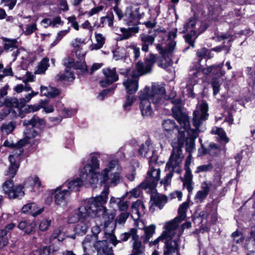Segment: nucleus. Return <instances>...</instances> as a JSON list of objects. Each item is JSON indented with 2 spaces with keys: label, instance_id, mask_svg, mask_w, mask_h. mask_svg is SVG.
Segmentation results:
<instances>
[{
  "label": "nucleus",
  "instance_id": "obj_1",
  "mask_svg": "<svg viewBox=\"0 0 255 255\" xmlns=\"http://www.w3.org/2000/svg\"><path fill=\"white\" fill-rule=\"evenodd\" d=\"M172 111L173 117L181 126V128L178 129L177 138L173 139L172 146H173V143L174 141L178 143L180 133H182L184 141L183 145L180 146L182 150L186 139V133H187L190 137L187 138L186 141V150L191 152L194 149L195 139L198 136L199 132H203L205 130V128L202 127V125L209 116L208 105L206 102H203L197 106L196 110L194 111L192 123L195 129L190 128L188 117L186 114L182 112L180 107L174 106L172 108Z\"/></svg>",
  "mask_w": 255,
  "mask_h": 255
},
{
  "label": "nucleus",
  "instance_id": "obj_2",
  "mask_svg": "<svg viewBox=\"0 0 255 255\" xmlns=\"http://www.w3.org/2000/svg\"><path fill=\"white\" fill-rule=\"evenodd\" d=\"M44 124L43 119L38 117L34 116L30 120H25L23 122L24 126H31V128H27L24 131L25 137L23 139L20 140L16 144H14L8 140L4 141L3 145L7 147H11L14 148L12 154L8 157V160L10 163L9 167L5 174V175L9 178H13L15 176L16 172L19 167V158L20 155L23 152L22 147L26 143H30V140L36 136L38 132L36 131L33 127H38Z\"/></svg>",
  "mask_w": 255,
  "mask_h": 255
},
{
  "label": "nucleus",
  "instance_id": "obj_3",
  "mask_svg": "<svg viewBox=\"0 0 255 255\" xmlns=\"http://www.w3.org/2000/svg\"><path fill=\"white\" fill-rule=\"evenodd\" d=\"M109 194V188L106 186L101 194L95 197L84 200L77 210L71 213L68 217L69 224L77 223L81 218L88 216L102 217L105 220L107 219V210L104 206L107 201Z\"/></svg>",
  "mask_w": 255,
  "mask_h": 255
},
{
  "label": "nucleus",
  "instance_id": "obj_4",
  "mask_svg": "<svg viewBox=\"0 0 255 255\" xmlns=\"http://www.w3.org/2000/svg\"><path fill=\"white\" fill-rule=\"evenodd\" d=\"M139 99L140 101L139 108L141 115L143 117L148 118L153 114L150 101L156 108H162L167 104L170 98L165 95L163 84L154 83L151 89L146 87L140 91Z\"/></svg>",
  "mask_w": 255,
  "mask_h": 255
},
{
  "label": "nucleus",
  "instance_id": "obj_5",
  "mask_svg": "<svg viewBox=\"0 0 255 255\" xmlns=\"http://www.w3.org/2000/svg\"><path fill=\"white\" fill-rule=\"evenodd\" d=\"M108 154L99 152L91 155L90 162L87 163L81 171L80 177L66 183L64 185L67 186L70 191H77L84 184H96L98 182L100 173V163L98 158L103 160L108 158Z\"/></svg>",
  "mask_w": 255,
  "mask_h": 255
},
{
  "label": "nucleus",
  "instance_id": "obj_6",
  "mask_svg": "<svg viewBox=\"0 0 255 255\" xmlns=\"http://www.w3.org/2000/svg\"><path fill=\"white\" fill-rule=\"evenodd\" d=\"M180 133L179 136V141L178 142H174L173 143V150L168 161L166 163L165 170H168L169 172L160 182L161 185H163L165 189L166 187L170 184L171 179L173 175V172L176 171L180 173L181 170L178 168V166L181 163L183 158V153L180 149L181 146L183 144V135Z\"/></svg>",
  "mask_w": 255,
  "mask_h": 255
},
{
  "label": "nucleus",
  "instance_id": "obj_7",
  "mask_svg": "<svg viewBox=\"0 0 255 255\" xmlns=\"http://www.w3.org/2000/svg\"><path fill=\"white\" fill-rule=\"evenodd\" d=\"M178 236L175 235V229L167 223L165 226V231L162 234L150 243V245H155L160 241H163L165 244L164 255H180L179 253Z\"/></svg>",
  "mask_w": 255,
  "mask_h": 255
},
{
  "label": "nucleus",
  "instance_id": "obj_8",
  "mask_svg": "<svg viewBox=\"0 0 255 255\" xmlns=\"http://www.w3.org/2000/svg\"><path fill=\"white\" fill-rule=\"evenodd\" d=\"M121 171L122 167L118 160L110 161L107 167L101 171V182L103 183L108 182L113 186H116L122 180Z\"/></svg>",
  "mask_w": 255,
  "mask_h": 255
},
{
  "label": "nucleus",
  "instance_id": "obj_9",
  "mask_svg": "<svg viewBox=\"0 0 255 255\" xmlns=\"http://www.w3.org/2000/svg\"><path fill=\"white\" fill-rule=\"evenodd\" d=\"M177 29H175L169 32L168 39L170 42L167 44L165 49L163 50L160 44L156 45V49L162 54V59L158 62V66L163 68H167L172 64V52L176 45V42L173 40L176 37Z\"/></svg>",
  "mask_w": 255,
  "mask_h": 255
},
{
  "label": "nucleus",
  "instance_id": "obj_10",
  "mask_svg": "<svg viewBox=\"0 0 255 255\" xmlns=\"http://www.w3.org/2000/svg\"><path fill=\"white\" fill-rule=\"evenodd\" d=\"M114 216L111 215L108 216L107 213V219L105 220V227L104 229L105 237L109 243L112 244V245L116 247L117 244L120 243L122 241L126 242L127 241L129 237L131 236L133 239V235L131 233V231L134 228H132L130 230L129 232H125L120 235V240H117V237L114 234V230L116 227V225L114 223H111V221L114 219Z\"/></svg>",
  "mask_w": 255,
  "mask_h": 255
},
{
  "label": "nucleus",
  "instance_id": "obj_11",
  "mask_svg": "<svg viewBox=\"0 0 255 255\" xmlns=\"http://www.w3.org/2000/svg\"><path fill=\"white\" fill-rule=\"evenodd\" d=\"M114 10L119 19L124 17V20L128 25H136L139 23L141 14L139 11V7L138 5L134 4L127 7L124 15L117 6L114 7Z\"/></svg>",
  "mask_w": 255,
  "mask_h": 255
},
{
  "label": "nucleus",
  "instance_id": "obj_12",
  "mask_svg": "<svg viewBox=\"0 0 255 255\" xmlns=\"http://www.w3.org/2000/svg\"><path fill=\"white\" fill-rule=\"evenodd\" d=\"M120 73L126 76V79L123 82V85L125 87L127 93L131 95L135 93L138 87V77L137 73L135 72L129 73L128 69L125 71L120 70Z\"/></svg>",
  "mask_w": 255,
  "mask_h": 255
},
{
  "label": "nucleus",
  "instance_id": "obj_13",
  "mask_svg": "<svg viewBox=\"0 0 255 255\" xmlns=\"http://www.w3.org/2000/svg\"><path fill=\"white\" fill-rule=\"evenodd\" d=\"M160 177V170L158 166H150L144 182L140 184L143 188H153L157 185Z\"/></svg>",
  "mask_w": 255,
  "mask_h": 255
},
{
  "label": "nucleus",
  "instance_id": "obj_14",
  "mask_svg": "<svg viewBox=\"0 0 255 255\" xmlns=\"http://www.w3.org/2000/svg\"><path fill=\"white\" fill-rule=\"evenodd\" d=\"M2 189L9 198H19L24 194L22 185L14 186L12 180L5 181L2 185Z\"/></svg>",
  "mask_w": 255,
  "mask_h": 255
},
{
  "label": "nucleus",
  "instance_id": "obj_15",
  "mask_svg": "<svg viewBox=\"0 0 255 255\" xmlns=\"http://www.w3.org/2000/svg\"><path fill=\"white\" fill-rule=\"evenodd\" d=\"M131 209V217L136 220V226L139 229L144 230L145 228L144 223L141 220H138L140 216L145 213V206L143 202L140 200H137L132 204Z\"/></svg>",
  "mask_w": 255,
  "mask_h": 255
},
{
  "label": "nucleus",
  "instance_id": "obj_16",
  "mask_svg": "<svg viewBox=\"0 0 255 255\" xmlns=\"http://www.w3.org/2000/svg\"><path fill=\"white\" fill-rule=\"evenodd\" d=\"M190 163L191 158L188 156L185 160V174L183 177H180L183 182V187L187 189L189 194L192 193L193 189V175L189 167Z\"/></svg>",
  "mask_w": 255,
  "mask_h": 255
},
{
  "label": "nucleus",
  "instance_id": "obj_17",
  "mask_svg": "<svg viewBox=\"0 0 255 255\" xmlns=\"http://www.w3.org/2000/svg\"><path fill=\"white\" fill-rule=\"evenodd\" d=\"M138 152L142 156L149 159L150 164L152 161H155L157 159L153 150V145L150 140H146L140 146Z\"/></svg>",
  "mask_w": 255,
  "mask_h": 255
},
{
  "label": "nucleus",
  "instance_id": "obj_18",
  "mask_svg": "<svg viewBox=\"0 0 255 255\" xmlns=\"http://www.w3.org/2000/svg\"><path fill=\"white\" fill-rule=\"evenodd\" d=\"M105 76V79L100 81V85L103 87H106L110 84L116 82L119 79L118 75L116 72V68H106L102 70Z\"/></svg>",
  "mask_w": 255,
  "mask_h": 255
},
{
  "label": "nucleus",
  "instance_id": "obj_19",
  "mask_svg": "<svg viewBox=\"0 0 255 255\" xmlns=\"http://www.w3.org/2000/svg\"><path fill=\"white\" fill-rule=\"evenodd\" d=\"M206 24L195 18H190L184 25L183 32H198L203 30L204 32L207 29Z\"/></svg>",
  "mask_w": 255,
  "mask_h": 255
},
{
  "label": "nucleus",
  "instance_id": "obj_20",
  "mask_svg": "<svg viewBox=\"0 0 255 255\" xmlns=\"http://www.w3.org/2000/svg\"><path fill=\"white\" fill-rule=\"evenodd\" d=\"M202 73L197 70H194L191 71L189 74V80L186 88V92L188 97H194L193 85H195L199 81L201 77Z\"/></svg>",
  "mask_w": 255,
  "mask_h": 255
},
{
  "label": "nucleus",
  "instance_id": "obj_21",
  "mask_svg": "<svg viewBox=\"0 0 255 255\" xmlns=\"http://www.w3.org/2000/svg\"><path fill=\"white\" fill-rule=\"evenodd\" d=\"M189 207V203L185 202L182 203L178 209V215L173 220L168 222L167 223L171 226L172 229L176 228L178 226V224L184 220L186 217V212Z\"/></svg>",
  "mask_w": 255,
  "mask_h": 255
},
{
  "label": "nucleus",
  "instance_id": "obj_22",
  "mask_svg": "<svg viewBox=\"0 0 255 255\" xmlns=\"http://www.w3.org/2000/svg\"><path fill=\"white\" fill-rule=\"evenodd\" d=\"M95 216H88L86 218H81L77 222L74 228L75 234L84 235L86 234L90 226L91 219Z\"/></svg>",
  "mask_w": 255,
  "mask_h": 255
},
{
  "label": "nucleus",
  "instance_id": "obj_23",
  "mask_svg": "<svg viewBox=\"0 0 255 255\" xmlns=\"http://www.w3.org/2000/svg\"><path fill=\"white\" fill-rule=\"evenodd\" d=\"M4 41L3 49L6 52H12V56L14 57V59L19 54L18 49L17 41L16 39H9L7 38H3Z\"/></svg>",
  "mask_w": 255,
  "mask_h": 255
},
{
  "label": "nucleus",
  "instance_id": "obj_24",
  "mask_svg": "<svg viewBox=\"0 0 255 255\" xmlns=\"http://www.w3.org/2000/svg\"><path fill=\"white\" fill-rule=\"evenodd\" d=\"M133 235V243L132 253L136 255H145V247L139 240V237L137 235L136 229H133L131 231Z\"/></svg>",
  "mask_w": 255,
  "mask_h": 255
},
{
  "label": "nucleus",
  "instance_id": "obj_25",
  "mask_svg": "<svg viewBox=\"0 0 255 255\" xmlns=\"http://www.w3.org/2000/svg\"><path fill=\"white\" fill-rule=\"evenodd\" d=\"M107 242L109 241L106 239L96 242L95 248L97 251V255H114L112 248L107 245Z\"/></svg>",
  "mask_w": 255,
  "mask_h": 255
},
{
  "label": "nucleus",
  "instance_id": "obj_26",
  "mask_svg": "<svg viewBox=\"0 0 255 255\" xmlns=\"http://www.w3.org/2000/svg\"><path fill=\"white\" fill-rule=\"evenodd\" d=\"M162 127L165 135L168 138L172 137V133L175 129H177L178 126L175 121L171 119H165L162 122Z\"/></svg>",
  "mask_w": 255,
  "mask_h": 255
},
{
  "label": "nucleus",
  "instance_id": "obj_27",
  "mask_svg": "<svg viewBox=\"0 0 255 255\" xmlns=\"http://www.w3.org/2000/svg\"><path fill=\"white\" fill-rule=\"evenodd\" d=\"M125 195L121 198L112 197L110 200V204L112 208L117 207L120 211H126L128 207V202L125 201Z\"/></svg>",
  "mask_w": 255,
  "mask_h": 255
},
{
  "label": "nucleus",
  "instance_id": "obj_28",
  "mask_svg": "<svg viewBox=\"0 0 255 255\" xmlns=\"http://www.w3.org/2000/svg\"><path fill=\"white\" fill-rule=\"evenodd\" d=\"M41 185V183L38 177L33 175L28 177L24 182V187L26 188H31V191H35L38 189Z\"/></svg>",
  "mask_w": 255,
  "mask_h": 255
},
{
  "label": "nucleus",
  "instance_id": "obj_29",
  "mask_svg": "<svg viewBox=\"0 0 255 255\" xmlns=\"http://www.w3.org/2000/svg\"><path fill=\"white\" fill-rule=\"evenodd\" d=\"M141 41V49L143 51L147 52L149 50V46L152 45L155 36L146 33H142L139 36Z\"/></svg>",
  "mask_w": 255,
  "mask_h": 255
},
{
  "label": "nucleus",
  "instance_id": "obj_30",
  "mask_svg": "<svg viewBox=\"0 0 255 255\" xmlns=\"http://www.w3.org/2000/svg\"><path fill=\"white\" fill-rule=\"evenodd\" d=\"M43 210V208H39L34 203L26 204L22 208L23 213H28L34 217L40 214Z\"/></svg>",
  "mask_w": 255,
  "mask_h": 255
},
{
  "label": "nucleus",
  "instance_id": "obj_31",
  "mask_svg": "<svg viewBox=\"0 0 255 255\" xmlns=\"http://www.w3.org/2000/svg\"><path fill=\"white\" fill-rule=\"evenodd\" d=\"M223 64L218 65H212L203 69V73L205 74H212L214 75H217L218 77L224 76L225 72L222 70V67Z\"/></svg>",
  "mask_w": 255,
  "mask_h": 255
},
{
  "label": "nucleus",
  "instance_id": "obj_32",
  "mask_svg": "<svg viewBox=\"0 0 255 255\" xmlns=\"http://www.w3.org/2000/svg\"><path fill=\"white\" fill-rule=\"evenodd\" d=\"M70 192L66 189L59 191L55 194V202L59 206H64L66 205Z\"/></svg>",
  "mask_w": 255,
  "mask_h": 255
},
{
  "label": "nucleus",
  "instance_id": "obj_33",
  "mask_svg": "<svg viewBox=\"0 0 255 255\" xmlns=\"http://www.w3.org/2000/svg\"><path fill=\"white\" fill-rule=\"evenodd\" d=\"M6 107L4 108L0 112L1 119L8 115L10 113L9 107H17L19 108L18 100L16 99H7L5 101Z\"/></svg>",
  "mask_w": 255,
  "mask_h": 255
},
{
  "label": "nucleus",
  "instance_id": "obj_34",
  "mask_svg": "<svg viewBox=\"0 0 255 255\" xmlns=\"http://www.w3.org/2000/svg\"><path fill=\"white\" fill-rule=\"evenodd\" d=\"M36 227L35 222H30L26 220L21 221L18 225V228L26 234H30Z\"/></svg>",
  "mask_w": 255,
  "mask_h": 255
},
{
  "label": "nucleus",
  "instance_id": "obj_35",
  "mask_svg": "<svg viewBox=\"0 0 255 255\" xmlns=\"http://www.w3.org/2000/svg\"><path fill=\"white\" fill-rule=\"evenodd\" d=\"M167 201L168 198L165 195L158 194L152 197L151 206H155L161 209Z\"/></svg>",
  "mask_w": 255,
  "mask_h": 255
},
{
  "label": "nucleus",
  "instance_id": "obj_36",
  "mask_svg": "<svg viewBox=\"0 0 255 255\" xmlns=\"http://www.w3.org/2000/svg\"><path fill=\"white\" fill-rule=\"evenodd\" d=\"M203 32V30L198 31V32H189L184 36L185 40L186 43L192 47H194L195 40L197 37Z\"/></svg>",
  "mask_w": 255,
  "mask_h": 255
},
{
  "label": "nucleus",
  "instance_id": "obj_37",
  "mask_svg": "<svg viewBox=\"0 0 255 255\" xmlns=\"http://www.w3.org/2000/svg\"><path fill=\"white\" fill-rule=\"evenodd\" d=\"M95 38L97 43L93 44L90 46V49L92 50L101 48L105 42V38L101 33H95Z\"/></svg>",
  "mask_w": 255,
  "mask_h": 255
},
{
  "label": "nucleus",
  "instance_id": "obj_38",
  "mask_svg": "<svg viewBox=\"0 0 255 255\" xmlns=\"http://www.w3.org/2000/svg\"><path fill=\"white\" fill-rule=\"evenodd\" d=\"M211 133L218 135L221 142L227 143L229 141V139L227 136L225 131L222 128L214 127L212 128Z\"/></svg>",
  "mask_w": 255,
  "mask_h": 255
},
{
  "label": "nucleus",
  "instance_id": "obj_39",
  "mask_svg": "<svg viewBox=\"0 0 255 255\" xmlns=\"http://www.w3.org/2000/svg\"><path fill=\"white\" fill-rule=\"evenodd\" d=\"M129 56V50H128V46L126 47L118 48L114 52V56L116 60L122 59Z\"/></svg>",
  "mask_w": 255,
  "mask_h": 255
},
{
  "label": "nucleus",
  "instance_id": "obj_40",
  "mask_svg": "<svg viewBox=\"0 0 255 255\" xmlns=\"http://www.w3.org/2000/svg\"><path fill=\"white\" fill-rule=\"evenodd\" d=\"M139 28L137 27H130L128 29L122 28L121 31L122 32L121 39H128L132 36V33H137Z\"/></svg>",
  "mask_w": 255,
  "mask_h": 255
},
{
  "label": "nucleus",
  "instance_id": "obj_41",
  "mask_svg": "<svg viewBox=\"0 0 255 255\" xmlns=\"http://www.w3.org/2000/svg\"><path fill=\"white\" fill-rule=\"evenodd\" d=\"M161 54V57L159 60H157L156 57L155 55L152 54H150L148 56H147L145 60V64L146 66V68L148 70V71L151 72L152 67L153 64L157 61V64L158 62L162 59V54Z\"/></svg>",
  "mask_w": 255,
  "mask_h": 255
},
{
  "label": "nucleus",
  "instance_id": "obj_42",
  "mask_svg": "<svg viewBox=\"0 0 255 255\" xmlns=\"http://www.w3.org/2000/svg\"><path fill=\"white\" fill-rule=\"evenodd\" d=\"M59 79L61 80H65L67 81H72L75 79V76L71 69L67 67L65 72L63 73H60L58 75Z\"/></svg>",
  "mask_w": 255,
  "mask_h": 255
},
{
  "label": "nucleus",
  "instance_id": "obj_43",
  "mask_svg": "<svg viewBox=\"0 0 255 255\" xmlns=\"http://www.w3.org/2000/svg\"><path fill=\"white\" fill-rule=\"evenodd\" d=\"M132 72L137 73L139 77L140 76L150 73V71H148L147 69L145 64L144 65L142 62L139 61L136 64V70Z\"/></svg>",
  "mask_w": 255,
  "mask_h": 255
},
{
  "label": "nucleus",
  "instance_id": "obj_44",
  "mask_svg": "<svg viewBox=\"0 0 255 255\" xmlns=\"http://www.w3.org/2000/svg\"><path fill=\"white\" fill-rule=\"evenodd\" d=\"M49 59L47 58H43L39 64L37 70L35 71L36 74H43L47 68L49 67Z\"/></svg>",
  "mask_w": 255,
  "mask_h": 255
},
{
  "label": "nucleus",
  "instance_id": "obj_45",
  "mask_svg": "<svg viewBox=\"0 0 255 255\" xmlns=\"http://www.w3.org/2000/svg\"><path fill=\"white\" fill-rule=\"evenodd\" d=\"M220 148L215 143H211L205 149V153H208L212 156H216L219 154Z\"/></svg>",
  "mask_w": 255,
  "mask_h": 255
},
{
  "label": "nucleus",
  "instance_id": "obj_46",
  "mask_svg": "<svg viewBox=\"0 0 255 255\" xmlns=\"http://www.w3.org/2000/svg\"><path fill=\"white\" fill-rule=\"evenodd\" d=\"M96 241L95 240H94V238L93 236H87L84 241L82 242L83 244V250L84 252H86V249L92 246V245H94L95 246V244L96 243H95ZM98 241L96 240V242Z\"/></svg>",
  "mask_w": 255,
  "mask_h": 255
},
{
  "label": "nucleus",
  "instance_id": "obj_47",
  "mask_svg": "<svg viewBox=\"0 0 255 255\" xmlns=\"http://www.w3.org/2000/svg\"><path fill=\"white\" fill-rule=\"evenodd\" d=\"M15 128L14 123L11 122L8 124H3L1 128V131L6 134L11 133Z\"/></svg>",
  "mask_w": 255,
  "mask_h": 255
},
{
  "label": "nucleus",
  "instance_id": "obj_48",
  "mask_svg": "<svg viewBox=\"0 0 255 255\" xmlns=\"http://www.w3.org/2000/svg\"><path fill=\"white\" fill-rule=\"evenodd\" d=\"M36 23V19H33L31 23L25 25V29L24 31V33L25 35H30L37 29Z\"/></svg>",
  "mask_w": 255,
  "mask_h": 255
},
{
  "label": "nucleus",
  "instance_id": "obj_49",
  "mask_svg": "<svg viewBox=\"0 0 255 255\" xmlns=\"http://www.w3.org/2000/svg\"><path fill=\"white\" fill-rule=\"evenodd\" d=\"M155 226L151 225L144 229L145 241H148L155 232Z\"/></svg>",
  "mask_w": 255,
  "mask_h": 255
},
{
  "label": "nucleus",
  "instance_id": "obj_50",
  "mask_svg": "<svg viewBox=\"0 0 255 255\" xmlns=\"http://www.w3.org/2000/svg\"><path fill=\"white\" fill-rule=\"evenodd\" d=\"M213 168L211 163H208L207 164H203L197 167L195 173L206 172L211 171Z\"/></svg>",
  "mask_w": 255,
  "mask_h": 255
},
{
  "label": "nucleus",
  "instance_id": "obj_51",
  "mask_svg": "<svg viewBox=\"0 0 255 255\" xmlns=\"http://www.w3.org/2000/svg\"><path fill=\"white\" fill-rule=\"evenodd\" d=\"M51 238L53 239H57L58 241H63L64 239V235L61 228L56 229L53 231Z\"/></svg>",
  "mask_w": 255,
  "mask_h": 255
},
{
  "label": "nucleus",
  "instance_id": "obj_52",
  "mask_svg": "<svg viewBox=\"0 0 255 255\" xmlns=\"http://www.w3.org/2000/svg\"><path fill=\"white\" fill-rule=\"evenodd\" d=\"M135 101V98L134 96H128L123 106L124 110L125 111H129L130 109V107Z\"/></svg>",
  "mask_w": 255,
  "mask_h": 255
},
{
  "label": "nucleus",
  "instance_id": "obj_53",
  "mask_svg": "<svg viewBox=\"0 0 255 255\" xmlns=\"http://www.w3.org/2000/svg\"><path fill=\"white\" fill-rule=\"evenodd\" d=\"M197 55L200 59L204 58H210V52L208 49L205 48H203L198 50L197 51Z\"/></svg>",
  "mask_w": 255,
  "mask_h": 255
},
{
  "label": "nucleus",
  "instance_id": "obj_54",
  "mask_svg": "<svg viewBox=\"0 0 255 255\" xmlns=\"http://www.w3.org/2000/svg\"><path fill=\"white\" fill-rule=\"evenodd\" d=\"M41 107L46 113H50L54 111V107L50 105L47 101H41Z\"/></svg>",
  "mask_w": 255,
  "mask_h": 255
},
{
  "label": "nucleus",
  "instance_id": "obj_55",
  "mask_svg": "<svg viewBox=\"0 0 255 255\" xmlns=\"http://www.w3.org/2000/svg\"><path fill=\"white\" fill-rule=\"evenodd\" d=\"M211 84L213 89V94L214 96L216 95L219 92L220 84L218 79L214 78L211 80Z\"/></svg>",
  "mask_w": 255,
  "mask_h": 255
},
{
  "label": "nucleus",
  "instance_id": "obj_56",
  "mask_svg": "<svg viewBox=\"0 0 255 255\" xmlns=\"http://www.w3.org/2000/svg\"><path fill=\"white\" fill-rule=\"evenodd\" d=\"M207 194L201 191H198L194 197L195 202L197 203H201L206 198L207 196Z\"/></svg>",
  "mask_w": 255,
  "mask_h": 255
},
{
  "label": "nucleus",
  "instance_id": "obj_57",
  "mask_svg": "<svg viewBox=\"0 0 255 255\" xmlns=\"http://www.w3.org/2000/svg\"><path fill=\"white\" fill-rule=\"evenodd\" d=\"M129 52L131 51L135 59H137L140 56V48L134 45H131L128 46Z\"/></svg>",
  "mask_w": 255,
  "mask_h": 255
},
{
  "label": "nucleus",
  "instance_id": "obj_58",
  "mask_svg": "<svg viewBox=\"0 0 255 255\" xmlns=\"http://www.w3.org/2000/svg\"><path fill=\"white\" fill-rule=\"evenodd\" d=\"M38 94V92L32 91L31 93L27 95L24 98L21 99L20 100L21 105L19 106V108L24 105L26 103L28 102L33 96H36Z\"/></svg>",
  "mask_w": 255,
  "mask_h": 255
},
{
  "label": "nucleus",
  "instance_id": "obj_59",
  "mask_svg": "<svg viewBox=\"0 0 255 255\" xmlns=\"http://www.w3.org/2000/svg\"><path fill=\"white\" fill-rule=\"evenodd\" d=\"M191 227V223L190 222H186L184 224L182 225L181 230L177 229V227L175 230V235L176 236L179 235L178 236V242L180 241L179 237L182 234L183 230L185 228L189 229Z\"/></svg>",
  "mask_w": 255,
  "mask_h": 255
},
{
  "label": "nucleus",
  "instance_id": "obj_60",
  "mask_svg": "<svg viewBox=\"0 0 255 255\" xmlns=\"http://www.w3.org/2000/svg\"><path fill=\"white\" fill-rule=\"evenodd\" d=\"M232 236L234 241L238 244L242 243L244 240L243 235L238 231L234 232Z\"/></svg>",
  "mask_w": 255,
  "mask_h": 255
},
{
  "label": "nucleus",
  "instance_id": "obj_61",
  "mask_svg": "<svg viewBox=\"0 0 255 255\" xmlns=\"http://www.w3.org/2000/svg\"><path fill=\"white\" fill-rule=\"evenodd\" d=\"M51 224V220L47 219H43L40 222L39 228L41 231L47 230Z\"/></svg>",
  "mask_w": 255,
  "mask_h": 255
},
{
  "label": "nucleus",
  "instance_id": "obj_62",
  "mask_svg": "<svg viewBox=\"0 0 255 255\" xmlns=\"http://www.w3.org/2000/svg\"><path fill=\"white\" fill-rule=\"evenodd\" d=\"M104 9V6L99 5L92 8L90 11H87L86 13L89 16H92L95 14H98L100 11H102Z\"/></svg>",
  "mask_w": 255,
  "mask_h": 255
},
{
  "label": "nucleus",
  "instance_id": "obj_63",
  "mask_svg": "<svg viewBox=\"0 0 255 255\" xmlns=\"http://www.w3.org/2000/svg\"><path fill=\"white\" fill-rule=\"evenodd\" d=\"M129 216V214L127 212H125L122 213L119 217V218L117 220V223L119 224H124L127 219L128 218Z\"/></svg>",
  "mask_w": 255,
  "mask_h": 255
},
{
  "label": "nucleus",
  "instance_id": "obj_64",
  "mask_svg": "<svg viewBox=\"0 0 255 255\" xmlns=\"http://www.w3.org/2000/svg\"><path fill=\"white\" fill-rule=\"evenodd\" d=\"M62 112L63 114V116L67 118L74 115L76 113V111L74 109L64 108L62 110Z\"/></svg>",
  "mask_w": 255,
  "mask_h": 255
}]
</instances>
